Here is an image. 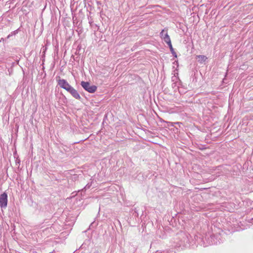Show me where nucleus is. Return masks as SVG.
<instances>
[{
    "instance_id": "f257e3e1",
    "label": "nucleus",
    "mask_w": 253,
    "mask_h": 253,
    "mask_svg": "<svg viewBox=\"0 0 253 253\" xmlns=\"http://www.w3.org/2000/svg\"><path fill=\"white\" fill-rule=\"evenodd\" d=\"M188 241L187 234L185 232H180L173 238L172 246L174 248L183 249L187 245Z\"/></svg>"
},
{
    "instance_id": "f03ea898",
    "label": "nucleus",
    "mask_w": 253,
    "mask_h": 253,
    "mask_svg": "<svg viewBox=\"0 0 253 253\" xmlns=\"http://www.w3.org/2000/svg\"><path fill=\"white\" fill-rule=\"evenodd\" d=\"M82 86L87 91L90 93L94 92L97 89V87L94 85H90L88 82L82 81L81 83Z\"/></svg>"
},
{
    "instance_id": "7ed1b4c3",
    "label": "nucleus",
    "mask_w": 253,
    "mask_h": 253,
    "mask_svg": "<svg viewBox=\"0 0 253 253\" xmlns=\"http://www.w3.org/2000/svg\"><path fill=\"white\" fill-rule=\"evenodd\" d=\"M160 37L167 44L170 43L171 40L168 35L167 30L163 29L160 33Z\"/></svg>"
},
{
    "instance_id": "20e7f679",
    "label": "nucleus",
    "mask_w": 253,
    "mask_h": 253,
    "mask_svg": "<svg viewBox=\"0 0 253 253\" xmlns=\"http://www.w3.org/2000/svg\"><path fill=\"white\" fill-rule=\"evenodd\" d=\"M7 205V195L5 192L0 195V207L5 208Z\"/></svg>"
},
{
    "instance_id": "39448f33",
    "label": "nucleus",
    "mask_w": 253,
    "mask_h": 253,
    "mask_svg": "<svg viewBox=\"0 0 253 253\" xmlns=\"http://www.w3.org/2000/svg\"><path fill=\"white\" fill-rule=\"evenodd\" d=\"M75 98L77 99H80L81 96L78 91L73 88L72 86L67 90Z\"/></svg>"
},
{
    "instance_id": "423d86ee",
    "label": "nucleus",
    "mask_w": 253,
    "mask_h": 253,
    "mask_svg": "<svg viewBox=\"0 0 253 253\" xmlns=\"http://www.w3.org/2000/svg\"><path fill=\"white\" fill-rule=\"evenodd\" d=\"M58 84L60 86L66 90H68V89L70 88L71 85L68 84V83L64 79L59 80L58 81Z\"/></svg>"
},
{
    "instance_id": "0eeeda50",
    "label": "nucleus",
    "mask_w": 253,
    "mask_h": 253,
    "mask_svg": "<svg viewBox=\"0 0 253 253\" xmlns=\"http://www.w3.org/2000/svg\"><path fill=\"white\" fill-rule=\"evenodd\" d=\"M196 58L198 60L199 62L202 63L206 61L207 59V57L205 55H197L196 56Z\"/></svg>"
},
{
    "instance_id": "6e6552de",
    "label": "nucleus",
    "mask_w": 253,
    "mask_h": 253,
    "mask_svg": "<svg viewBox=\"0 0 253 253\" xmlns=\"http://www.w3.org/2000/svg\"><path fill=\"white\" fill-rule=\"evenodd\" d=\"M170 49V51L172 53V54L174 55V57H177V55H176V53L174 52V49L172 47V44H171V42H170V43H168V44Z\"/></svg>"
}]
</instances>
